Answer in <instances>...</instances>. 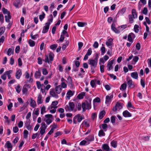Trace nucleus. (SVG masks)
<instances>
[{
    "mask_svg": "<svg viewBox=\"0 0 151 151\" xmlns=\"http://www.w3.org/2000/svg\"><path fill=\"white\" fill-rule=\"evenodd\" d=\"M91 98H88L85 102L82 104V108L83 111H85L86 109H90L91 108Z\"/></svg>",
    "mask_w": 151,
    "mask_h": 151,
    "instance_id": "1",
    "label": "nucleus"
},
{
    "mask_svg": "<svg viewBox=\"0 0 151 151\" xmlns=\"http://www.w3.org/2000/svg\"><path fill=\"white\" fill-rule=\"evenodd\" d=\"M75 107V105L73 102H70L68 105H66L65 107V109L66 111H71L73 110Z\"/></svg>",
    "mask_w": 151,
    "mask_h": 151,
    "instance_id": "2",
    "label": "nucleus"
},
{
    "mask_svg": "<svg viewBox=\"0 0 151 151\" xmlns=\"http://www.w3.org/2000/svg\"><path fill=\"white\" fill-rule=\"evenodd\" d=\"M88 63L89 65H91V67H93V68H95L97 65V62L95 60L90 59L88 61Z\"/></svg>",
    "mask_w": 151,
    "mask_h": 151,
    "instance_id": "3",
    "label": "nucleus"
},
{
    "mask_svg": "<svg viewBox=\"0 0 151 151\" xmlns=\"http://www.w3.org/2000/svg\"><path fill=\"white\" fill-rule=\"evenodd\" d=\"M50 23H46L45 24V25L43 27L42 31L43 33H47L48 30L50 27Z\"/></svg>",
    "mask_w": 151,
    "mask_h": 151,
    "instance_id": "4",
    "label": "nucleus"
},
{
    "mask_svg": "<svg viewBox=\"0 0 151 151\" xmlns=\"http://www.w3.org/2000/svg\"><path fill=\"white\" fill-rule=\"evenodd\" d=\"M50 95L53 97L56 98H58V96L54 89H52L50 90Z\"/></svg>",
    "mask_w": 151,
    "mask_h": 151,
    "instance_id": "5",
    "label": "nucleus"
},
{
    "mask_svg": "<svg viewBox=\"0 0 151 151\" xmlns=\"http://www.w3.org/2000/svg\"><path fill=\"white\" fill-rule=\"evenodd\" d=\"M74 117L76 119H77L78 122H80L82 119H84V116L83 115L81 116V114H77L74 116Z\"/></svg>",
    "mask_w": 151,
    "mask_h": 151,
    "instance_id": "6",
    "label": "nucleus"
},
{
    "mask_svg": "<svg viewBox=\"0 0 151 151\" xmlns=\"http://www.w3.org/2000/svg\"><path fill=\"white\" fill-rule=\"evenodd\" d=\"M114 61V60H112L108 63L107 67H108L107 70L109 71H110L113 69L112 64L113 63Z\"/></svg>",
    "mask_w": 151,
    "mask_h": 151,
    "instance_id": "7",
    "label": "nucleus"
},
{
    "mask_svg": "<svg viewBox=\"0 0 151 151\" xmlns=\"http://www.w3.org/2000/svg\"><path fill=\"white\" fill-rule=\"evenodd\" d=\"M22 75V70L21 69H19L15 74V77L18 79H19Z\"/></svg>",
    "mask_w": 151,
    "mask_h": 151,
    "instance_id": "8",
    "label": "nucleus"
},
{
    "mask_svg": "<svg viewBox=\"0 0 151 151\" xmlns=\"http://www.w3.org/2000/svg\"><path fill=\"white\" fill-rule=\"evenodd\" d=\"M29 85L26 84L24 85L22 88V92L23 94L25 93L28 91V88H29Z\"/></svg>",
    "mask_w": 151,
    "mask_h": 151,
    "instance_id": "9",
    "label": "nucleus"
},
{
    "mask_svg": "<svg viewBox=\"0 0 151 151\" xmlns=\"http://www.w3.org/2000/svg\"><path fill=\"white\" fill-rule=\"evenodd\" d=\"M102 149L103 151H110L109 146L106 144H104L102 146Z\"/></svg>",
    "mask_w": 151,
    "mask_h": 151,
    "instance_id": "10",
    "label": "nucleus"
},
{
    "mask_svg": "<svg viewBox=\"0 0 151 151\" xmlns=\"http://www.w3.org/2000/svg\"><path fill=\"white\" fill-rule=\"evenodd\" d=\"M30 120L27 121L25 123L26 127L28 130H31L32 129V125L30 124Z\"/></svg>",
    "mask_w": 151,
    "mask_h": 151,
    "instance_id": "11",
    "label": "nucleus"
},
{
    "mask_svg": "<svg viewBox=\"0 0 151 151\" xmlns=\"http://www.w3.org/2000/svg\"><path fill=\"white\" fill-rule=\"evenodd\" d=\"M42 97L41 95L39 94L37 97V104H40L42 103Z\"/></svg>",
    "mask_w": 151,
    "mask_h": 151,
    "instance_id": "12",
    "label": "nucleus"
},
{
    "mask_svg": "<svg viewBox=\"0 0 151 151\" xmlns=\"http://www.w3.org/2000/svg\"><path fill=\"white\" fill-rule=\"evenodd\" d=\"M123 115L125 117H130L132 116L131 114L127 110L124 111L123 113Z\"/></svg>",
    "mask_w": 151,
    "mask_h": 151,
    "instance_id": "13",
    "label": "nucleus"
},
{
    "mask_svg": "<svg viewBox=\"0 0 151 151\" xmlns=\"http://www.w3.org/2000/svg\"><path fill=\"white\" fill-rule=\"evenodd\" d=\"M131 76L132 78L135 79H137L138 78V74L137 72H134L131 73Z\"/></svg>",
    "mask_w": 151,
    "mask_h": 151,
    "instance_id": "14",
    "label": "nucleus"
},
{
    "mask_svg": "<svg viewBox=\"0 0 151 151\" xmlns=\"http://www.w3.org/2000/svg\"><path fill=\"white\" fill-rule=\"evenodd\" d=\"M127 83L129 87L130 88H134L135 86L134 85L132 80H130L128 81H127Z\"/></svg>",
    "mask_w": 151,
    "mask_h": 151,
    "instance_id": "15",
    "label": "nucleus"
},
{
    "mask_svg": "<svg viewBox=\"0 0 151 151\" xmlns=\"http://www.w3.org/2000/svg\"><path fill=\"white\" fill-rule=\"evenodd\" d=\"M74 92H73L69 90L67 93V96L66 97L68 99H69L70 97L73 95L74 93Z\"/></svg>",
    "mask_w": 151,
    "mask_h": 151,
    "instance_id": "16",
    "label": "nucleus"
},
{
    "mask_svg": "<svg viewBox=\"0 0 151 151\" xmlns=\"http://www.w3.org/2000/svg\"><path fill=\"white\" fill-rule=\"evenodd\" d=\"M132 14L131 15L134 18H137V13L136 10L135 9H133L132 10Z\"/></svg>",
    "mask_w": 151,
    "mask_h": 151,
    "instance_id": "17",
    "label": "nucleus"
},
{
    "mask_svg": "<svg viewBox=\"0 0 151 151\" xmlns=\"http://www.w3.org/2000/svg\"><path fill=\"white\" fill-rule=\"evenodd\" d=\"M111 28L113 31L116 33H120V31L117 29L115 27V25L114 24H112L111 26Z\"/></svg>",
    "mask_w": 151,
    "mask_h": 151,
    "instance_id": "18",
    "label": "nucleus"
},
{
    "mask_svg": "<svg viewBox=\"0 0 151 151\" xmlns=\"http://www.w3.org/2000/svg\"><path fill=\"white\" fill-rule=\"evenodd\" d=\"M62 89V88L60 86H56L55 89V91L57 93L58 95V94H60V93Z\"/></svg>",
    "mask_w": 151,
    "mask_h": 151,
    "instance_id": "19",
    "label": "nucleus"
},
{
    "mask_svg": "<svg viewBox=\"0 0 151 151\" xmlns=\"http://www.w3.org/2000/svg\"><path fill=\"white\" fill-rule=\"evenodd\" d=\"M106 112L105 111L103 110L101 111L99 114V118L100 119H102L105 115Z\"/></svg>",
    "mask_w": 151,
    "mask_h": 151,
    "instance_id": "20",
    "label": "nucleus"
},
{
    "mask_svg": "<svg viewBox=\"0 0 151 151\" xmlns=\"http://www.w3.org/2000/svg\"><path fill=\"white\" fill-rule=\"evenodd\" d=\"M113 96L112 95H111L110 96H107L106 98V103H107L110 101L111 98L113 97Z\"/></svg>",
    "mask_w": 151,
    "mask_h": 151,
    "instance_id": "21",
    "label": "nucleus"
},
{
    "mask_svg": "<svg viewBox=\"0 0 151 151\" xmlns=\"http://www.w3.org/2000/svg\"><path fill=\"white\" fill-rule=\"evenodd\" d=\"M101 126L102 128L103 129V130L104 132H106L107 131L108 125L104 123L101 124V126H99L100 128H101Z\"/></svg>",
    "mask_w": 151,
    "mask_h": 151,
    "instance_id": "22",
    "label": "nucleus"
},
{
    "mask_svg": "<svg viewBox=\"0 0 151 151\" xmlns=\"http://www.w3.org/2000/svg\"><path fill=\"white\" fill-rule=\"evenodd\" d=\"M7 147L9 149L8 151H11L12 146L11 143L9 141H7L6 142Z\"/></svg>",
    "mask_w": 151,
    "mask_h": 151,
    "instance_id": "23",
    "label": "nucleus"
},
{
    "mask_svg": "<svg viewBox=\"0 0 151 151\" xmlns=\"http://www.w3.org/2000/svg\"><path fill=\"white\" fill-rule=\"evenodd\" d=\"M2 11L3 14L6 15H7L10 14V13L9 11H8V10L4 8H3L2 9Z\"/></svg>",
    "mask_w": 151,
    "mask_h": 151,
    "instance_id": "24",
    "label": "nucleus"
},
{
    "mask_svg": "<svg viewBox=\"0 0 151 151\" xmlns=\"http://www.w3.org/2000/svg\"><path fill=\"white\" fill-rule=\"evenodd\" d=\"M41 72L40 70L36 71L35 74V78H39L40 76H41Z\"/></svg>",
    "mask_w": 151,
    "mask_h": 151,
    "instance_id": "25",
    "label": "nucleus"
},
{
    "mask_svg": "<svg viewBox=\"0 0 151 151\" xmlns=\"http://www.w3.org/2000/svg\"><path fill=\"white\" fill-rule=\"evenodd\" d=\"M5 17L6 22H10V19L11 18V16L10 14H9V15H5Z\"/></svg>",
    "mask_w": 151,
    "mask_h": 151,
    "instance_id": "26",
    "label": "nucleus"
},
{
    "mask_svg": "<svg viewBox=\"0 0 151 151\" xmlns=\"http://www.w3.org/2000/svg\"><path fill=\"white\" fill-rule=\"evenodd\" d=\"M85 95V93L84 92H82L79 93L77 96V97L79 99H82L83 98V97Z\"/></svg>",
    "mask_w": 151,
    "mask_h": 151,
    "instance_id": "27",
    "label": "nucleus"
},
{
    "mask_svg": "<svg viewBox=\"0 0 151 151\" xmlns=\"http://www.w3.org/2000/svg\"><path fill=\"white\" fill-rule=\"evenodd\" d=\"M30 106H32L33 108H34L36 106V102L35 101L31 99V101L30 103Z\"/></svg>",
    "mask_w": 151,
    "mask_h": 151,
    "instance_id": "28",
    "label": "nucleus"
},
{
    "mask_svg": "<svg viewBox=\"0 0 151 151\" xmlns=\"http://www.w3.org/2000/svg\"><path fill=\"white\" fill-rule=\"evenodd\" d=\"M28 42L29 44V46L31 47H34L35 45V42L33 40L30 39L28 41Z\"/></svg>",
    "mask_w": 151,
    "mask_h": 151,
    "instance_id": "29",
    "label": "nucleus"
},
{
    "mask_svg": "<svg viewBox=\"0 0 151 151\" xmlns=\"http://www.w3.org/2000/svg\"><path fill=\"white\" fill-rule=\"evenodd\" d=\"M112 40H113L112 38L109 39L108 41L106 42V45L108 46H111L112 44Z\"/></svg>",
    "mask_w": 151,
    "mask_h": 151,
    "instance_id": "30",
    "label": "nucleus"
},
{
    "mask_svg": "<svg viewBox=\"0 0 151 151\" xmlns=\"http://www.w3.org/2000/svg\"><path fill=\"white\" fill-rule=\"evenodd\" d=\"M103 130H100L99 132L98 135L99 137L104 136L105 135V133Z\"/></svg>",
    "mask_w": 151,
    "mask_h": 151,
    "instance_id": "31",
    "label": "nucleus"
},
{
    "mask_svg": "<svg viewBox=\"0 0 151 151\" xmlns=\"http://www.w3.org/2000/svg\"><path fill=\"white\" fill-rule=\"evenodd\" d=\"M78 25L79 27H83L86 25V22H78Z\"/></svg>",
    "mask_w": 151,
    "mask_h": 151,
    "instance_id": "32",
    "label": "nucleus"
},
{
    "mask_svg": "<svg viewBox=\"0 0 151 151\" xmlns=\"http://www.w3.org/2000/svg\"><path fill=\"white\" fill-rule=\"evenodd\" d=\"M127 87V84H126L125 83H123L122 84L120 88V90H124L126 89V88Z\"/></svg>",
    "mask_w": 151,
    "mask_h": 151,
    "instance_id": "33",
    "label": "nucleus"
},
{
    "mask_svg": "<svg viewBox=\"0 0 151 151\" xmlns=\"http://www.w3.org/2000/svg\"><path fill=\"white\" fill-rule=\"evenodd\" d=\"M115 106H116V107L117 110H120L122 107V106L121 103H117Z\"/></svg>",
    "mask_w": 151,
    "mask_h": 151,
    "instance_id": "34",
    "label": "nucleus"
},
{
    "mask_svg": "<svg viewBox=\"0 0 151 151\" xmlns=\"http://www.w3.org/2000/svg\"><path fill=\"white\" fill-rule=\"evenodd\" d=\"M86 139L89 141H92L94 140V138L92 136H90L87 137L86 138Z\"/></svg>",
    "mask_w": 151,
    "mask_h": 151,
    "instance_id": "35",
    "label": "nucleus"
},
{
    "mask_svg": "<svg viewBox=\"0 0 151 151\" xmlns=\"http://www.w3.org/2000/svg\"><path fill=\"white\" fill-rule=\"evenodd\" d=\"M28 132L26 130L24 131L23 132V137L25 139L27 138L28 135Z\"/></svg>",
    "mask_w": 151,
    "mask_h": 151,
    "instance_id": "36",
    "label": "nucleus"
},
{
    "mask_svg": "<svg viewBox=\"0 0 151 151\" xmlns=\"http://www.w3.org/2000/svg\"><path fill=\"white\" fill-rule=\"evenodd\" d=\"M21 86L19 85H18L16 87H15V89L17 92L19 93L21 91V88H20Z\"/></svg>",
    "mask_w": 151,
    "mask_h": 151,
    "instance_id": "37",
    "label": "nucleus"
},
{
    "mask_svg": "<svg viewBox=\"0 0 151 151\" xmlns=\"http://www.w3.org/2000/svg\"><path fill=\"white\" fill-rule=\"evenodd\" d=\"M139 60V58L137 56H135L133 58L132 60V63L135 64Z\"/></svg>",
    "mask_w": 151,
    "mask_h": 151,
    "instance_id": "38",
    "label": "nucleus"
},
{
    "mask_svg": "<svg viewBox=\"0 0 151 151\" xmlns=\"http://www.w3.org/2000/svg\"><path fill=\"white\" fill-rule=\"evenodd\" d=\"M13 51L12 50V49L9 48V49L8 51L7 52V55L9 56L11 55L12 54H13Z\"/></svg>",
    "mask_w": 151,
    "mask_h": 151,
    "instance_id": "39",
    "label": "nucleus"
},
{
    "mask_svg": "<svg viewBox=\"0 0 151 151\" xmlns=\"http://www.w3.org/2000/svg\"><path fill=\"white\" fill-rule=\"evenodd\" d=\"M53 56L54 54L51 52H50L49 54V60L51 61H53Z\"/></svg>",
    "mask_w": 151,
    "mask_h": 151,
    "instance_id": "40",
    "label": "nucleus"
},
{
    "mask_svg": "<svg viewBox=\"0 0 151 151\" xmlns=\"http://www.w3.org/2000/svg\"><path fill=\"white\" fill-rule=\"evenodd\" d=\"M58 46V45L56 44H54L51 45L50 48L53 50H55Z\"/></svg>",
    "mask_w": 151,
    "mask_h": 151,
    "instance_id": "41",
    "label": "nucleus"
},
{
    "mask_svg": "<svg viewBox=\"0 0 151 151\" xmlns=\"http://www.w3.org/2000/svg\"><path fill=\"white\" fill-rule=\"evenodd\" d=\"M5 30V27H2L0 28V37L4 33Z\"/></svg>",
    "mask_w": 151,
    "mask_h": 151,
    "instance_id": "42",
    "label": "nucleus"
},
{
    "mask_svg": "<svg viewBox=\"0 0 151 151\" xmlns=\"http://www.w3.org/2000/svg\"><path fill=\"white\" fill-rule=\"evenodd\" d=\"M116 118V116H112L111 118V122L113 124H114L115 123Z\"/></svg>",
    "mask_w": 151,
    "mask_h": 151,
    "instance_id": "43",
    "label": "nucleus"
},
{
    "mask_svg": "<svg viewBox=\"0 0 151 151\" xmlns=\"http://www.w3.org/2000/svg\"><path fill=\"white\" fill-rule=\"evenodd\" d=\"M111 145L113 147H117L116 142L114 140L112 141L111 142Z\"/></svg>",
    "mask_w": 151,
    "mask_h": 151,
    "instance_id": "44",
    "label": "nucleus"
},
{
    "mask_svg": "<svg viewBox=\"0 0 151 151\" xmlns=\"http://www.w3.org/2000/svg\"><path fill=\"white\" fill-rule=\"evenodd\" d=\"M139 28V26L138 25L135 24L134 27V30L135 32L136 33H138L139 32V29L138 28Z\"/></svg>",
    "mask_w": 151,
    "mask_h": 151,
    "instance_id": "45",
    "label": "nucleus"
},
{
    "mask_svg": "<svg viewBox=\"0 0 151 151\" xmlns=\"http://www.w3.org/2000/svg\"><path fill=\"white\" fill-rule=\"evenodd\" d=\"M42 73L44 75H45L48 74V71L45 68H43L42 69Z\"/></svg>",
    "mask_w": 151,
    "mask_h": 151,
    "instance_id": "46",
    "label": "nucleus"
},
{
    "mask_svg": "<svg viewBox=\"0 0 151 151\" xmlns=\"http://www.w3.org/2000/svg\"><path fill=\"white\" fill-rule=\"evenodd\" d=\"M41 124L42 126L40 128V129H45L47 126L46 125L45 123L44 122H42Z\"/></svg>",
    "mask_w": 151,
    "mask_h": 151,
    "instance_id": "47",
    "label": "nucleus"
},
{
    "mask_svg": "<svg viewBox=\"0 0 151 151\" xmlns=\"http://www.w3.org/2000/svg\"><path fill=\"white\" fill-rule=\"evenodd\" d=\"M45 14L43 12L42 15H40L39 16V18L41 21H42L43 19L44 18Z\"/></svg>",
    "mask_w": 151,
    "mask_h": 151,
    "instance_id": "48",
    "label": "nucleus"
},
{
    "mask_svg": "<svg viewBox=\"0 0 151 151\" xmlns=\"http://www.w3.org/2000/svg\"><path fill=\"white\" fill-rule=\"evenodd\" d=\"M129 22L130 23H132L133 22V17L131 15H129Z\"/></svg>",
    "mask_w": 151,
    "mask_h": 151,
    "instance_id": "49",
    "label": "nucleus"
},
{
    "mask_svg": "<svg viewBox=\"0 0 151 151\" xmlns=\"http://www.w3.org/2000/svg\"><path fill=\"white\" fill-rule=\"evenodd\" d=\"M84 124L86 127H89V124L88 122H87L86 120H85L82 123V124Z\"/></svg>",
    "mask_w": 151,
    "mask_h": 151,
    "instance_id": "50",
    "label": "nucleus"
},
{
    "mask_svg": "<svg viewBox=\"0 0 151 151\" xmlns=\"http://www.w3.org/2000/svg\"><path fill=\"white\" fill-rule=\"evenodd\" d=\"M30 36L31 38L33 40H35L37 37H38V35H33L32 33H31Z\"/></svg>",
    "mask_w": 151,
    "mask_h": 151,
    "instance_id": "51",
    "label": "nucleus"
},
{
    "mask_svg": "<svg viewBox=\"0 0 151 151\" xmlns=\"http://www.w3.org/2000/svg\"><path fill=\"white\" fill-rule=\"evenodd\" d=\"M83 43L82 42H80L78 43V50H80L81 48L83 46Z\"/></svg>",
    "mask_w": 151,
    "mask_h": 151,
    "instance_id": "52",
    "label": "nucleus"
},
{
    "mask_svg": "<svg viewBox=\"0 0 151 151\" xmlns=\"http://www.w3.org/2000/svg\"><path fill=\"white\" fill-rule=\"evenodd\" d=\"M50 19H49L48 20V22L47 23H50V24L53 21V17L52 14L50 15Z\"/></svg>",
    "mask_w": 151,
    "mask_h": 151,
    "instance_id": "53",
    "label": "nucleus"
},
{
    "mask_svg": "<svg viewBox=\"0 0 151 151\" xmlns=\"http://www.w3.org/2000/svg\"><path fill=\"white\" fill-rule=\"evenodd\" d=\"M19 131V129L17 126H15L13 128V131L14 133H17Z\"/></svg>",
    "mask_w": 151,
    "mask_h": 151,
    "instance_id": "54",
    "label": "nucleus"
},
{
    "mask_svg": "<svg viewBox=\"0 0 151 151\" xmlns=\"http://www.w3.org/2000/svg\"><path fill=\"white\" fill-rule=\"evenodd\" d=\"M140 83L142 87L144 88H145V81L142 79H141Z\"/></svg>",
    "mask_w": 151,
    "mask_h": 151,
    "instance_id": "55",
    "label": "nucleus"
},
{
    "mask_svg": "<svg viewBox=\"0 0 151 151\" xmlns=\"http://www.w3.org/2000/svg\"><path fill=\"white\" fill-rule=\"evenodd\" d=\"M45 58L44 60H43V61L45 62L46 63H49L50 61L48 59V56L47 55H46L45 56Z\"/></svg>",
    "mask_w": 151,
    "mask_h": 151,
    "instance_id": "56",
    "label": "nucleus"
},
{
    "mask_svg": "<svg viewBox=\"0 0 151 151\" xmlns=\"http://www.w3.org/2000/svg\"><path fill=\"white\" fill-rule=\"evenodd\" d=\"M12 72V70H9L8 71H6L4 73L6 74V75H11L10 74Z\"/></svg>",
    "mask_w": 151,
    "mask_h": 151,
    "instance_id": "57",
    "label": "nucleus"
},
{
    "mask_svg": "<svg viewBox=\"0 0 151 151\" xmlns=\"http://www.w3.org/2000/svg\"><path fill=\"white\" fill-rule=\"evenodd\" d=\"M13 106V104L11 102L7 106V108L8 110L10 111H11V109L12 108V107Z\"/></svg>",
    "mask_w": 151,
    "mask_h": 151,
    "instance_id": "58",
    "label": "nucleus"
},
{
    "mask_svg": "<svg viewBox=\"0 0 151 151\" xmlns=\"http://www.w3.org/2000/svg\"><path fill=\"white\" fill-rule=\"evenodd\" d=\"M105 48L104 47H102L101 48V53L102 55H103L105 52Z\"/></svg>",
    "mask_w": 151,
    "mask_h": 151,
    "instance_id": "59",
    "label": "nucleus"
},
{
    "mask_svg": "<svg viewBox=\"0 0 151 151\" xmlns=\"http://www.w3.org/2000/svg\"><path fill=\"white\" fill-rule=\"evenodd\" d=\"M148 10L146 7H144L142 11V12L145 15H146L147 14Z\"/></svg>",
    "mask_w": 151,
    "mask_h": 151,
    "instance_id": "60",
    "label": "nucleus"
},
{
    "mask_svg": "<svg viewBox=\"0 0 151 151\" xmlns=\"http://www.w3.org/2000/svg\"><path fill=\"white\" fill-rule=\"evenodd\" d=\"M90 84L93 88H94L95 87V82L93 80H92L90 82Z\"/></svg>",
    "mask_w": 151,
    "mask_h": 151,
    "instance_id": "61",
    "label": "nucleus"
},
{
    "mask_svg": "<svg viewBox=\"0 0 151 151\" xmlns=\"http://www.w3.org/2000/svg\"><path fill=\"white\" fill-rule=\"evenodd\" d=\"M4 118L5 119V122H7L8 124H9L10 122V120L9 119L8 117L6 116H4Z\"/></svg>",
    "mask_w": 151,
    "mask_h": 151,
    "instance_id": "62",
    "label": "nucleus"
},
{
    "mask_svg": "<svg viewBox=\"0 0 151 151\" xmlns=\"http://www.w3.org/2000/svg\"><path fill=\"white\" fill-rule=\"evenodd\" d=\"M38 63L40 65H41L42 64V60L40 57H39L37 58Z\"/></svg>",
    "mask_w": 151,
    "mask_h": 151,
    "instance_id": "63",
    "label": "nucleus"
},
{
    "mask_svg": "<svg viewBox=\"0 0 151 151\" xmlns=\"http://www.w3.org/2000/svg\"><path fill=\"white\" fill-rule=\"evenodd\" d=\"M99 46V44L97 42H95L93 45V47L95 48H97Z\"/></svg>",
    "mask_w": 151,
    "mask_h": 151,
    "instance_id": "64",
    "label": "nucleus"
}]
</instances>
